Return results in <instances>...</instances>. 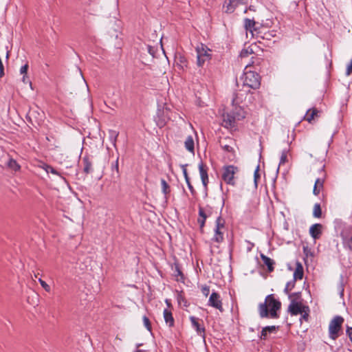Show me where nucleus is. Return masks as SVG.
Masks as SVG:
<instances>
[{
	"mask_svg": "<svg viewBox=\"0 0 352 352\" xmlns=\"http://www.w3.org/2000/svg\"><path fill=\"white\" fill-rule=\"evenodd\" d=\"M253 93L247 88L242 87L234 94L232 100V105H240L241 104L248 105L253 102Z\"/></svg>",
	"mask_w": 352,
	"mask_h": 352,
	"instance_id": "obj_2",
	"label": "nucleus"
},
{
	"mask_svg": "<svg viewBox=\"0 0 352 352\" xmlns=\"http://www.w3.org/2000/svg\"><path fill=\"white\" fill-rule=\"evenodd\" d=\"M83 162H84V171L86 173H90L92 170L91 162L87 158H84Z\"/></svg>",
	"mask_w": 352,
	"mask_h": 352,
	"instance_id": "obj_28",
	"label": "nucleus"
},
{
	"mask_svg": "<svg viewBox=\"0 0 352 352\" xmlns=\"http://www.w3.org/2000/svg\"><path fill=\"white\" fill-rule=\"evenodd\" d=\"M288 311L292 315H301V319L305 320V321L308 320L309 309L307 306L304 305L301 302H298L294 300H292L288 307Z\"/></svg>",
	"mask_w": 352,
	"mask_h": 352,
	"instance_id": "obj_4",
	"label": "nucleus"
},
{
	"mask_svg": "<svg viewBox=\"0 0 352 352\" xmlns=\"http://www.w3.org/2000/svg\"><path fill=\"white\" fill-rule=\"evenodd\" d=\"M261 258H262V261L263 262V263L267 266V268H268V270L270 272H272L274 269L273 267V264H274V262L269 257L263 255V254H261Z\"/></svg>",
	"mask_w": 352,
	"mask_h": 352,
	"instance_id": "obj_24",
	"label": "nucleus"
},
{
	"mask_svg": "<svg viewBox=\"0 0 352 352\" xmlns=\"http://www.w3.org/2000/svg\"><path fill=\"white\" fill-rule=\"evenodd\" d=\"M222 124L228 129H232L235 126L236 122L238 121L232 111H228L223 114Z\"/></svg>",
	"mask_w": 352,
	"mask_h": 352,
	"instance_id": "obj_9",
	"label": "nucleus"
},
{
	"mask_svg": "<svg viewBox=\"0 0 352 352\" xmlns=\"http://www.w3.org/2000/svg\"><path fill=\"white\" fill-rule=\"evenodd\" d=\"M322 226L321 224L316 223L311 226L309 229V233L311 236L314 239H318L322 232Z\"/></svg>",
	"mask_w": 352,
	"mask_h": 352,
	"instance_id": "obj_13",
	"label": "nucleus"
},
{
	"mask_svg": "<svg viewBox=\"0 0 352 352\" xmlns=\"http://www.w3.org/2000/svg\"><path fill=\"white\" fill-rule=\"evenodd\" d=\"M256 23L254 20L250 19H245L244 20V26L246 29L247 32H249L252 36H254V31L256 30L255 28Z\"/></svg>",
	"mask_w": 352,
	"mask_h": 352,
	"instance_id": "obj_17",
	"label": "nucleus"
},
{
	"mask_svg": "<svg viewBox=\"0 0 352 352\" xmlns=\"http://www.w3.org/2000/svg\"><path fill=\"white\" fill-rule=\"evenodd\" d=\"M201 182H202V184H203L204 186L205 187V188H206L208 182V178H207L206 179H202Z\"/></svg>",
	"mask_w": 352,
	"mask_h": 352,
	"instance_id": "obj_45",
	"label": "nucleus"
},
{
	"mask_svg": "<svg viewBox=\"0 0 352 352\" xmlns=\"http://www.w3.org/2000/svg\"><path fill=\"white\" fill-rule=\"evenodd\" d=\"M135 352H142V351H140V350H138V351H135Z\"/></svg>",
	"mask_w": 352,
	"mask_h": 352,
	"instance_id": "obj_54",
	"label": "nucleus"
},
{
	"mask_svg": "<svg viewBox=\"0 0 352 352\" xmlns=\"http://www.w3.org/2000/svg\"><path fill=\"white\" fill-rule=\"evenodd\" d=\"M240 5H244V2L242 0H229L228 3L226 2L225 11L227 13H232Z\"/></svg>",
	"mask_w": 352,
	"mask_h": 352,
	"instance_id": "obj_11",
	"label": "nucleus"
},
{
	"mask_svg": "<svg viewBox=\"0 0 352 352\" xmlns=\"http://www.w3.org/2000/svg\"><path fill=\"white\" fill-rule=\"evenodd\" d=\"M243 86L248 89H256L260 87V76L255 72L246 71L242 78Z\"/></svg>",
	"mask_w": 352,
	"mask_h": 352,
	"instance_id": "obj_3",
	"label": "nucleus"
},
{
	"mask_svg": "<svg viewBox=\"0 0 352 352\" xmlns=\"http://www.w3.org/2000/svg\"><path fill=\"white\" fill-rule=\"evenodd\" d=\"M22 82L24 83V84H29L30 87L32 88V82L31 81L29 80V78H28V75H25V76H23V78H22Z\"/></svg>",
	"mask_w": 352,
	"mask_h": 352,
	"instance_id": "obj_38",
	"label": "nucleus"
},
{
	"mask_svg": "<svg viewBox=\"0 0 352 352\" xmlns=\"http://www.w3.org/2000/svg\"><path fill=\"white\" fill-rule=\"evenodd\" d=\"M34 113H35L34 111H32V112L31 113V116H33V114H34Z\"/></svg>",
	"mask_w": 352,
	"mask_h": 352,
	"instance_id": "obj_52",
	"label": "nucleus"
},
{
	"mask_svg": "<svg viewBox=\"0 0 352 352\" xmlns=\"http://www.w3.org/2000/svg\"><path fill=\"white\" fill-rule=\"evenodd\" d=\"M287 161V156L285 152H283L281 155L280 160V165L285 164Z\"/></svg>",
	"mask_w": 352,
	"mask_h": 352,
	"instance_id": "obj_37",
	"label": "nucleus"
},
{
	"mask_svg": "<svg viewBox=\"0 0 352 352\" xmlns=\"http://www.w3.org/2000/svg\"><path fill=\"white\" fill-rule=\"evenodd\" d=\"M237 170V168L233 166H225L223 169L222 178L229 184H234V176Z\"/></svg>",
	"mask_w": 352,
	"mask_h": 352,
	"instance_id": "obj_8",
	"label": "nucleus"
},
{
	"mask_svg": "<svg viewBox=\"0 0 352 352\" xmlns=\"http://www.w3.org/2000/svg\"><path fill=\"white\" fill-rule=\"evenodd\" d=\"M38 282L40 283L42 287L47 292H50L51 290V288L48 284H47L44 280H43L41 278H38Z\"/></svg>",
	"mask_w": 352,
	"mask_h": 352,
	"instance_id": "obj_32",
	"label": "nucleus"
},
{
	"mask_svg": "<svg viewBox=\"0 0 352 352\" xmlns=\"http://www.w3.org/2000/svg\"><path fill=\"white\" fill-rule=\"evenodd\" d=\"M208 305L212 307L216 308L220 311H223L221 297L219 294L216 292H212L210 295L208 300Z\"/></svg>",
	"mask_w": 352,
	"mask_h": 352,
	"instance_id": "obj_10",
	"label": "nucleus"
},
{
	"mask_svg": "<svg viewBox=\"0 0 352 352\" xmlns=\"http://www.w3.org/2000/svg\"><path fill=\"white\" fill-rule=\"evenodd\" d=\"M29 65L28 63L25 64L23 66H22L20 69V74L23 76L28 75V70Z\"/></svg>",
	"mask_w": 352,
	"mask_h": 352,
	"instance_id": "obj_34",
	"label": "nucleus"
},
{
	"mask_svg": "<svg viewBox=\"0 0 352 352\" xmlns=\"http://www.w3.org/2000/svg\"><path fill=\"white\" fill-rule=\"evenodd\" d=\"M259 171H260L259 166H257L254 170V182L255 188H257L258 182L261 178V174H260Z\"/></svg>",
	"mask_w": 352,
	"mask_h": 352,
	"instance_id": "obj_29",
	"label": "nucleus"
},
{
	"mask_svg": "<svg viewBox=\"0 0 352 352\" xmlns=\"http://www.w3.org/2000/svg\"><path fill=\"white\" fill-rule=\"evenodd\" d=\"M197 65L201 67L205 63L210 61L212 57L211 50L205 45L199 44L196 48Z\"/></svg>",
	"mask_w": 352,
	"mask_h": 352,
	"instance_id": "obj_5",
	"label": "nucleus"
},
{
	"mask_svg": "<svg viewBox=\"0 0 352 352\" xmlns=\"http://www.w3.org/2000/svg\"><path fill=\"white\" fill-rule=\"evenodd\" d=\"M165 302H166V305H167L168 307H170V300H169L166 299Z\"/></svg>",
	"mask_w": 352,
	"mask_h": 352,
	"instance_id": "obj_49",
	"label": "nucleus"
},
{
	"mask_svg": "<svg viewBox=\"0 0 352 352\" xmlns=\"http://www.w3.org/2000/svg\"><path fill=\"white\" fill-rule=\"evenodd\" d=\"M313 215L316 218H320L322 215L321 208L318 204H316L314 206Z\"/></svg>",
	"mask_w": 352,
	"mask_h": 352,
	"instance_id": "obj_30",
	"label": "nucleus"
},
{
	"mask_svg": "<svg viewBox=\"0 0 352 352\" xmlns=\"http://www.w3.org/2000/svg\"><path fill=\"white\" fill-rule=\"evenodd\" d=\"M351 74H352V58L349 65H347L346 72V74L347 76H349Z\"/></svg>",
	"mask_w": 352,
	"mask_h": 352,
	"instance_id": "obj_39",
	"label": "nucleus"
},
{
	"mask_svg": "<svg viewBox=\"0 0 352 352\" xmlns=\"http://www.w3.org/2000/svg\"><path fill=\"white\" fill-rule=\"evenodd\" d=\"M161 184L163 192L165 195L168 194L169 192V186L164 179H162Z\"/></svg>",
	"mask_w": 352,
	"mask_h": 352,
	"instance_id": "obj_31",
	"label": "nucleus"
},
{
	"mask_svg": "<svg viewBox=\"0 0 352 352\" xmlns=\"http://www.w3.org/2000/svg\"><path fill=\"white\" fill-rule=\"evenodd\" d=\"M344 318L341 316H336L330 322L329 325V336L331 339L336 340L338 337V333L341 330Z\"/></svg>",
	"mask_w": 352,
	"mask_h": 352,
	"instance_id": "obj_6",
	"label": "nucleus"
},
{
	"mask_svg": "<svg viewBox=\"0 0 352 352\" xmlns=\"http://www.w3.org/2000/svg\"><path fill=\"white\" fill-rule=\"evenodd\" d=\"M280 306L281 303L275 299L273 295H268L264 303L259 305V314L261 318H277V311L280 309Z\"/></svg>",
	"mask_w": 352,
	"mask_h": 352,
	"instance_id": "obj_1",
	"label": "nucleus"
},
{
	"mask_svg": "<svg viewBox=\"0 0 352 352\" xmlns=\"http://www.w3.org/2000/svg\"><path fill=\"white\" fill-rule=\"evenodd\" d=\"M117 135H118L117 134L115 135V137H114L113 140L114 145H116V140Z\"/></svg>",
	"mask_w": 352,
	"mask_h": 352,
	"instance_id": "obj_50",
	"label": "nucleus"
},
{
	"mask_svg": "<svg viewBox=\"0 0 352 352\" xmlns=\"http://www.w3.org/2000/svg\"><path fill=\"white\" fill-rule=\"evenodd\" d=\"M190 320L192 323V327L195 329L197 333L200 336L204 338L205 337V329L204 327H201L198 322V319L195 316H190Z\"/></svg>",
	"mask_w": 352,
	"mask_h": 352,
	"instance_id": "obj_12",
	"label": "nucleus"
},
{
	"mask_svg": "<svg viewBox=\"0 0 352 352\" xmlns=\"http://www.w3.org/2000/svg\"><path fill=\"white\" fill-rule=\"evenodd\" d=\"M276 326H269V327H266L263 328L262 330V332H261V338L265 339L267 333H274L276 331Z\"/></svg>",
	"mask_w": 352,
	"mask_h": 352,
	"instance_id": "obj_25",
	"label": "nucleus"
},
{
	"mask_svg": "<svg viewBox=\"0 0 352 352\" xmlns=\"http://www.w3.org/2000/svg\"><path fill=\"white\" fill-rule=\"evenodd\" d=\"M115 169H116V170L117 172H118V170H119V168H118V159H117V160L116 162Z\"/></svg>",
	"mask_w": 352,
	"mask_h": 352,
	"instance_id": "obj_46",
	"label": "nucleus"
},
{
	"mask_svg": "<svg viewBox=\"0 0 352 352\" xmlns=\"http://www.w3.org/2000/svg\"><path fill=\"white\" fill-rule=\"evenodd\" d=\"M40 167L44 170H45L47 173H49L50 165H47L46 164H42L40 166Z\"/></svg>",
	"mask_w": 352,
	"mask_h": 352,
	"instance_id": "obj_42",
	"label": "nucleus"
},
{
	"mask_svg": "<svg viewBox=\"0 0 352 352\" xmlns=\"http://www.w3.org/2000/svg\"><path fill=\"white\" fill-rule=\"evenodd\" d=\"M199 170L201 180L208 178L206 166L203 163L199 164Z\"/></svg>",
	"mask_w": 352,
	"mask_h": 352,
	"instance_id": "obj_26",
	"label": "nucleus"
},
{
	"mask_svg": "<svg viewBox=\"0 0 352 352\" xmlns=\"http://www.w3.org/2000/svg\"><path fill=\"white\" fill-rule=\"evenodd\" d=\"M199 215L202 217V219L201 220L199 219L198 221L200 223L201 227H203L204 225V222H205L206 217V215L204 212V210L202 209L199 210Z\"/></svg>",
	"mask_w": 352,
	"mask_h": 352,
	"instance_id": "obj_33",
	"label": "nucleus"
},
{
	"mask_svg": "<svg viewBox=\"0 0 352 352\" xmlns=\"http://www.w3.org/2000/svg\"><path fill=\"white\" fill-rule=\"evenodd\" d=\"M225 221L221 217H218L216 220V226L214 228V234L212 240L217 243H221L223 240V234L226 230Z\"/></svg>",
	"mask_w": 352,
	"mask_h": 352,
	"instance_id": "obj_7",
	"label": "nucleus"
},
{
	"mask_svg": "<svg viewBox=\"0 0 352 352\" xmlns=\"http://www.w3.org/2000/svg\"><path fill=\"white\" fill-rule=\"evenodd\" d=\"M182 172H183L185 180L186 181L190 180L188 175V173H187L186 165H182Z\"/></svg>",
	"mask_w": 352,
	"mask_h": 352,
	"instance_id": "obj_36",
	"label": "nucleus"
},
{
	"mask_svg": "<svg viewBox=\"0 0 352 352\" xmlns=\"http://www.w3.org/2000/svg\"><path fill=\"white\" fill-rule=\"evenodd\" d=\"M176 62L177 65H179L182 69L187 67V60L186 58L180 54L176 56Z\"/></svg>",
	"mask_w": 352,
	"mask_h": 352,
	"instance_id": "obj_27",
	"label": "nucleus"
},
{
	"mask_svg": "<svg viewBox=\"0 0 352 352\" xmlns=\"http://www.w3.org/2000/svg\"><path fill=\"white\" fill-rule=\"evenodd\" d=\"M147 49H148V53H149L150 54H151V55L153 56H154V54H155V52H154V50H153V47H151V46H148V47H147Z\"/></svg>",
	"mask_w": 352,
	"mask_h": 352,
	"instance_id": "obj_44",
	"label": "nucleus"
},
{
	"mask_svg": "<svg viewBox=\"0 0 352 352\" xmlns=\"http://www.w3.org/2000/svg\"><path fill=\"white\" fill-rule=\"evenodd\" d=\"M318 111L316 109H309L304 118L305 120L309 122H311L316 117H318Z\"/></svg>",
	"mask_w": 352,
	"mask_h": 352,
	"instance_id": "obj_18",
	"label": "nucleus"
},
{
	"mask_svg": "<svg viewBox=\"0 0 352 352\" xmlns=\"http://www.w3.org/2000/svg\"><path fill=\"white\" fill-rule=\"evenodd\" d=\"M233 110L232 113L235 115V117L237 120H241L245 117V112L239 105H232Z\"/></svg>",
	"mask_w": 352,
	"mask_h": 352,
	"instance_id": "obj_15",
	"label": "nucleus"
},
{
	"mask_svg": "<svg viewBox=\"0 0 352 352\" xmlns=\"http://www.w3.org/2000/svg\"><path fill=\"white\" fill-rule=\"evenodd\" d=\"M49 173H51L54 175H58V172L51 166H50Z\"/></svg>",
	"mask_w": 352,
	"mask_h": 352,
	"instance_id": "obj_43",
	"label": "nucleus"
},
{
	"mask_svg": "<svg viewBox=\"0 0 352 352\" xmlns=\"http://www.w3.org/2000/svg\"><path fill=\"white\" fill-rule=\"evenodd\" d=\"M9 57V52H7V54H6V58H8Z\"/></svg>",
	"mask_w": 352,
	"mask_h": 352,
	"instance_id": "obj_51",
	"label": "nucleus"
},
{
	"mask_svg": "<svg viewBox=\"0 0 352 352\" xmlns=\"http://www.w3.org/2000/svg\"><path fill=\"white\" fill-rule=\"evenodd\" d=\"M177 300H178L179 303L180 304L181 301H182L184 300L183 297L182 296V295H179L178 296Z\"/></svg>",
	"mask_w": 352,
	"mask_h": 352,
	"instance_id": "obj_47",
	"label": "nucleus"
},
{
	"mask_svg": "<svg viewBox=\"0 0 352 352\" xmlns=\"http://www.w3.org/2000/svg\"><path fill=\"white\" fill-rule=\"evenodd\" d=\"M255 47L256 45H250L243 49L240 53V57L241 58H248L249 56H252L254 54V47Z\"/></svg>",
	"mask_w": 352,
	"mask_h": 352,
	"instance_id": "obj_20",
	"label": "nucleus"
},
{
	"mask_svg": "<svg viewBox=\"0 0 352 352\" xmlns=\"http://www.w3.org/2000/svg\"><path fill=\"white\" fill-rule=\"evenodd\" d=\"M164 318L166 323L169 327H173L174 325V318L172 316L171 312L168 309H164Z\"/></svg>",
	"mask_w": 352,
	"mask_h": 352,
	"instance_id": "obj_19",
	"label": "nucleus"
},
{
	"mask_svg": "<svg viewBox=\"0 0 352 352\" xmlns=\"http://www.w3.org/2000/svg\"><path fill=\"white\" fill-rule=\"evenodd\" d=\"M228 147H229V146H226V150H228Z\"/></svg>",
	"mask_w": 352,
	"mask_h": 352,
	"instance_id": "obj_53",
	"label": "nucleus"
},
{
	"mask_svg": "<svg viewBox=\"0 0 352 352\" xmlns=\"http://www.w3.org/2000/svg\"><path fill=\"white\" fill-rule=\"evenodd\" d=\"M185 148L191 153L194 154L195 144L191 136L187 137L184 142Z\"/></svg>",
	"mask_w": 352,
	"mask_h": 352,
	"instance_id": "obj_21",
	"label": "nucleus"
},
{
	"mask_svg": "<svg viewBox=\"0 0 352 352\" xmlns=\"http://www.w3.org/2000/svg\"><path fill=\"white\" fill-rule=\"evenodd\" d=\"M303 276V267L300 263H296V267L294 273V277L295 279H302Z\"/></svg>",
	"mask_w": 352,
	"mask_h": 352,
	"instance_id": "obj_22",
	"label": "nucleus"
},
{
	"mask_svg": "<svg viewBox=\"0 0 352 352\" xmlns=\"http://www.w3.org/2000/svg\"><path fill=\"white\" fill-rule=\"evenodd\" d=\"M201 292H202V294L205 296H207L208 294H209V287H202V289H201Z\"/></svg>",
	"mask_w": 352,
	"mask_h": 352,
	"instance_id": "obj_40",
	"label": "nucleus"
},
{
	"mask_svg": "<svg viewBox=\"0 0 352 352\" xmlns=\"http://www.w3.org/2000/svg\"><path fill=\"white\" fill-rule=\"evenodd\" d=\"M8 160L5 163L6 166L10 169L11 170L18 171L20 170V165L14 160V159L10 157L9 155L7 156Z\"/></svg>",
	"mask_w": 352,
	"mask_h": 352,
	"instance_id": "obj_16",
	"label": "nucleus"
},
{
	"mask_svg": "<svg viewBox=\"0 0 352 352\" xmlns=\"http://www.w3.org/2000/svg\"><path fill=\"white\" fill-rule=\"evenodd\" d=\"M186 182L188 187L189 190H190L191 193L194 194L195 191L192 186L191 185L190 180L186 181Z\"/></svg>",
	"mask_w": 352,
	"mask_h": 352,
	"instance_id": "obj_41",
	"label": "nucleus"
},
{
	"mask_svg": "<svg viewBox=\"0 0 352 352\" xmlns=\"http://www.w3.org/2000/svg\"><path fill=\"white\" fill-rule=\"evenodd\" d=\"M285 292L287 294L289 291V285H287L285 289Z\"/></svg>",
	"mask_w": 352,
	"mask_h": 352,
	"instance_id": "obj_48",
	"label": "nucleus"
},
{
	"mask_svg": "<svg viewBox=\"0 0 352 352\" xmlns=\"http://www.w3.org/2000/svg\"><path fill=\"white\" fill-rule=\"evenodd\" d=\"M342 237L344 247L352 251V234L344 232L342 233Z\"/></svg>",
	"mask_w": 352,
	"mask_h": 352,
	"instance_id": "obj_14",
	"label": "nucleus"
},
{
	"mask_svg": "<svg viewBox=\"0 0 352 352\" xmlns=\"http://www.w3.org/2000/svg\"><path fill=\"white\" fill-rule=\"evenodd\" d=\"M143 322H144V324L146 327V328L148 331H151V323H150L149 319L146 316L143 317Z\"/></svg>",
	"mask_w": 352,
	"mask_h": 352,
	"instance_id": "obj_35",
	"label": "nucleus"
},
{
	"mask_svg": "<svg viewBox=\"0 0 352 352\" xmlns=\"http://www.w3.org/2000/svg\"><path fill=\"white\" fill-rule=\"evenodd\" d=\"M323 187V182L320 179H317L315 182L313 192L315 195H318Z\"/></svg>",
	"mask_w": 352,
	"mask_h": 352,
	"instance_id": "obj_23",
	"label": "nucleus"
}]
</instances>
